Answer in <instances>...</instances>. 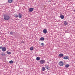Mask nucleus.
<instances>
[{
    "label": "nucleus",
    "mask_w": 75,
    "mask_h": 75,
    "mask_svg": "<svg viewBox=\"0 0 75 75\" xmlns=\"http://www.w3.org/2000/svg\"><path fill=\"white\" fill-rule=\"evenodd\" d=\"M18 17L19 18H22V14H21V13H19Z\"/></svg>",
    "instance_id": "6"
},
{
    "label": "nucleus",
    "mask_w": 75,
    "mask_h": 75,
    "mask_svg": "<svg viewBox=\"0 0 75 75\" xmlns=\"http://www.w3.org/2000/svg\"><path fill=\"white\" fill-rule=\"evenodd\" d=\"M64 56V54L61 53L59 54V57H62Z\"/></svg>",
    "instance_id": "9"
},
{
    "label": "nucleus",
    "mask_w": 75,
    "mask_h": 75,
    "mask_svg": "<svg viewBox=\"0 0 75 75\" xmlns=\"http://www.w3.org/2000/svg\"><path fill=\"white\" fill-rule=\"evenodd\" d=\"M40 59V57H36V60L39 61Z\"/></svg>",
    "instance_id": "15"
},
{
    "label": "nucleus",
    "mask_w": 75,
    "mask_h": 75,
    "mask_svg": "<svg viewBox=\"0 0 75 75\" xmlns=\"http://www.w3.org/2000/svg\"><path fill=\"white\" fill-rule=\"evenodd\" d=\"M44 70H45V67H43V68H42V71H44Z\"/></svg>",
    "instance_id": "21"
},
{
    "label": "nucleus",
    "mask_w": 75,
    "mask_h": 75,
    "mask_svg": "<svg viewBox=\"0 0 75 75\" xmlns=\"http://www.w3.org/2000/svg\"><path fill=\"white\" fill-rule=\"evenodd\" d=\"M4 17L5 20H8L10 18V16L8 15H4Z\"/></svg>",
    "instance_id": "1"
},
{
    "label": "nucleus",
    "mask_w": 75,
    "mask_h": 75,
    "mask_svg": "<svg viewBox=\"0 0 75 75\" xmlns=\"http://www.w3.org/2000/svg\"><path fill=\"white\" fill-rule=\"evenodd\" d=\"M13 1V0H8V3H12Z\"/></svg>",
    "instance_id": "14"
},
{
    "label": "nucleus",
    "mask_w": 75,
    "mask_h": 75,
    "mask_svg": "<svg viewBox=\"0 0 75 75\" xmlns=\"http://www.w3.org/2000/svg\"><path fill=\"white\" fill-rule=\"evenodd\" d=\"M45 68L47 69H48V66H46L45 67Z\"/></svg>",
    "instance_id": "23"
},
{
    "label": "nucleus",
    "mask_w": 75,
    "mask_h": 75,
    "mask_svg": "<svg viewBox=\"0 0 75 75\" xmlns=\"http://www.w3.org/2000/svg\"><path fill=\"white\" fill-rule=\"evenodd\" d=\"M10 34H11V35H12L13 34V32H11L10 33Z\"/></svg>",
    "instance_id": "24"
},
{
    "label": "nucleus",
    "mask_w": 75,
    "mask_h": 75,
    "mask_svg": "<svg viewBox=\"0 0 75 75\" xmlns=\"http://www.w3.org/2000/svg\"><path fill=\"white\" fill-rule=\"evenodd\" d=\"M6 47H4L2 48V51H3V52L6 51Z\"/></svg>",
    "instance_id": "7"
},
{
    "label": "nucleus",
    "mask_w": 75,
    "mask_h": 75,
    "mask_svg": "<svg viewBox=\"0 0 75 75\" xmlns=\"http://www.w3.org/2000/svg\"><path fill=\"white\" fill-rule=\"evenodd\" d=\"M48 2H51V1H48Z\"/></svg>",
    "instance_id": "26"
},
{
    "label": "nucleus",
    "mask_w": 75,
    "mask_h": 75,
    "mask_svg": "<svg viewBox=\"0 0 75 75\" xmlns=\"http://www.w3.org/2000/svg\"><path fill=\"white\" fill-rule=\"evenodd\" d=\"M14 62L13 60H11L9 61L10 64H13Z\"/></svg>",
    "instance_id": "18"
},
{
    "label": "nucleus",
    "mask_w": 75,
    "mask_h": 75,
    "mask_svg": "<svg viewBox=\"0 0 75 75\" xmlns=\"http://www.w3.org/2000/svg\"><path fill=\"white\" fill-rule=\"evenodd\" d=\"M64 59H69V57L67 56H65L63 58Z\"/></svg>",
    "instance_id": "8"
},
{
    "label": "nucleus",
    "mask_w": 75,
    "mask_h": 75,
    "mask_svg": "<svg viewBox=\"0 0 75 75\" xmlns=\"http://www.w3.org/2000/svg\"><path fill=\"white\" fill-rule=\"evenodd\" d=\"M14 17L16 18H17V17H18V15L16 14H14Z\"/></svg>",
    "instance_id": "12"
},
{
    "label": "nucleus",
    "mask_w": 75,
    "mask_h": 75,
    "mask_svg": "<svg viewBox=\"0 0 75 75\" xmlns=\"http://www.w3.org/2000/svg\"><path fill=\"white\" fill-rule=\"evenodd\" d=\"M43 32L44 34H47V30L45 29H44L43 30Z\"/></svg>",
    "instance_id": "4"
},
{
    "label": "nucleus",
    "mask_w": 75,
    "mask_h": 75,
    "mask_svg": "<svg viewBox=\"0 0 75 75\" xmlns=\"http://www.w3.org/2000/svg\"><path fill=\"white\" fill-rule=\"evenodd\" d=\"M2 48H3V47H0V50H1V49H2Z\"/></svg>",
    "instance_id": "25"
},
{
    "label": "nucleus",
    "mask_w": 75,
    "mask_h": 75,
    "mask_svg": "<svg viewBox=\"0 0 75 75\" xmlns=\"http://www.w3.org/2000/svg\"><path fill=\"white\" fill-rule=\"evenodd\" d=\"M40 64H43L45 63V61L44 59H42L39 61Z\"/></svg>",
    "instance_id": "2"
},
{
    "label": "nucleus",
    "mask_w": 75,
    "mask_h": 75,
    "mask_svg": "<svg viewBox=\"0 0 75 75\" xmlns=\"http://www.w3.org/2000/svg\"><path fill=\"white\" fill-rule=\"evenodd\" d=\"M34 10V8H29V11L30 12H32Z\"/></svg>",
    "instance_id": "5"
},
{
    "label": "nucleus",
    "mask_w": 75,
    "mask_h": 75,
    "mask_svg": "<svg viewBox=\"0 0 75 75\" xmlns=\"http://www.w3.org/2000/svg\"><path fill=\"white\" fill-rule=\"evenodd\" d=\"M69 67V64H68L66 65L65 66V67H66V68H68Z\"/></svg>",
    "instance_id": "17"
},
{
    "label": "nucleus",
    "mask_w": 75,
    "mask_h": 75,
    "mask_svg": "<svg viewBox=\"0 0 75 75\" xmlns=\"http://www.w3.org/2000/svg\"><path fill=\"white\" fill-rule=\"evenodd\" d=\"M33 50H34V47H30V51H33Z\"/></svg>",
    "instance_id": "13"
},
{
    "label": "nucleus",
    "mask_w": 75,
    "mask_h": 75,
    "mask_svg": "<svg viewBox=\"0 0 75 75\" xmlns=\"http://www.w3.org/2000/svg\"><path fill=\"white\" fill-rule=\"evenodd\" d=\"M60 17L61 19H64V15H61L60 16Z\"/></svg>",
    "instance_id": "11"
},
{
    "label": "nucleus",
    "mask_w": 75,
    "mask_h": 75,
    "mask_svg": "<svg viewBox=\"0 0 75 75\" xmlns=\"http://www.w3.org/2000/svg\"><path fill=\"white\" fill-rule=\"evenodd\" d=\"M7 54H11V52H8V51L7 52Z\"/></svg>",
    "instance_id": "19"
},
{
    "label": "nucleus",
    "mask_w": 75,
    "mask_h": 75,
    "mask_svg": "<svg viewBox=\"0 0 75 75\" xmlns=\"http://www.w3.org/2000/svg\"><path fill=\"white\" fill-rule=\"evenodd\" d=\"M45 39L44 37H42L40 38V40L41 41H44V40Z\"/></svg>",
    "instance_id": "10"
},
{
    "label": "nucleus",
    "mask_w": 75,
    "mask_h": 75,
    "mask_svg": "<svg viewBox=\"0 0 75 75\" xmlns=\"http://www.w3.org/2000/svg\"><path fill=\"white\" fill-rule=\"evenodd\" d=\"M1 55H2V56H6V54H5V53H4L2 54H1Z\"/></svg>",
    "instance_id": "20"
},
{
    "label": "nucleus",
    "mask_w": 75,
    "mask_h": 75,
    "mask_svg": "<svg viewBox=\"0 0 75 75\" xmlns=\"http://www.w3.org/2000/svg\"><path fill=\"white\" fill-rule=\"evenodd\" d=\"M64 25H67V24H68V22L66 21H64Z\"/></svg>",
    "instance_id": "16"
},
{
    "label": "nucleus",
    "mask_w": 75,
    "mask_h": 75,
    "mask_svg": "<svg viewBox=\"0 0 75 75\" xmlns=\"http://www.w3.org/2000/svg\"><path fill=\"white\" fill-rule=\"evenodd\" d=\"M41 45H42V46H44V44L43 43H41Z\"/></svg>",
    "instance_id": "22"
},
{
    "label": "nucleus",
    "mask_w": 75,
    "mask_h": 75,
    "mask_svg": "<svg viewBox=\"0 0 75 75\" xmlns=\"http://www.w3.org/2000/svg\"><path fill=\"white\" fill-rule=\"evenodd\" d=\"M59 64L60 66H63L64 64V62L62 61H61L59 63Z\"/></svg>",
    "instance_id": "3"
}]
</instances>
